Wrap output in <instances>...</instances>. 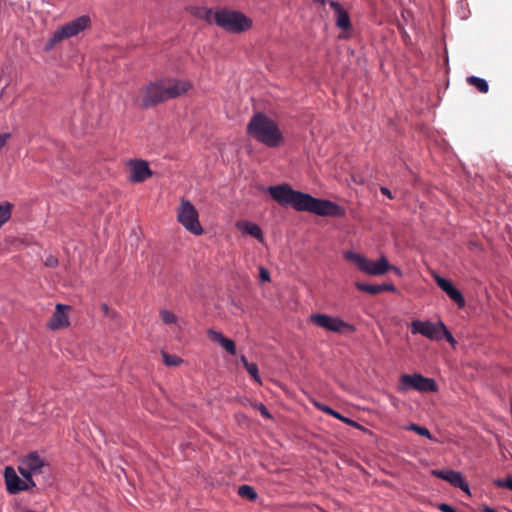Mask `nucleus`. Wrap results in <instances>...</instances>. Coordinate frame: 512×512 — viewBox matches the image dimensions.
<instances>
[{
	"instance_id": "nucleus-20",
	"label": "nucleus",
	"mask_w": 512,
	"mask_h": 512,
	"mask_svg": "<svg viewBox=\"0 0 512 512\" xmlns=\"http://www.w3.org/2000/svg\"><path fill=\"white\" fill-rule=\"evenodd\" d=\"M467 83L475 87L480 93H487L489 91V85L483 78L477 76H469L466 79Z\"/></svg>"
},
{
	"instance_id": "nucleus-19",
	"label": "nucleus",
	"mask_w": 512,
	"mask_h": 512,
	"mask_svg": "<svg viewBox=\"0 0 512 512\" xmlns=\"http://www.w3.org/2000/svg\"><path fill=\"white\" fill-rule=\"evenodd\" d=\"M236 227L242 233L248 234V235L256 238L260 242L264 241L263 232L257 224L252 223L250 221L242 220V221H238L236 223Z\"/></svg>"
},
{
	"instance_id": "nucleus-42",
	"label": "nucleus",
	"mask_w": 512,
	"mask_h": 512,
	"mask_svg": "<svg viewBox=\"0 0 512 512\" xmlns=\"http://www.w3.org/2000/svg\"><path fill=\"white\" fill-rule=\"evenodd\" d=\"M389 270H392L398 276H401V274H402L401 270L398 267H395V266H391L390 265Z\"/></svg>"
},
{
	"instance_id": "nucleus-25",
	"label": "nucleus",
	"mask_w": 512,
	"mask_h": 512,
	"mask_svg": "<svg viewBox=\"0 0 512 512\" xmlns=\"http://www.w3.org/2000/svg\"><path fill=\"white\" fill-rule=\"evenodd\" d=\"M407 430L413 431V432L417 433L418 435L426 437V438H428L430 440L434 439L432 434L430 433V431L426 427L419 426L417 424L412 423V424H410L407 427Z\"/></svg>"
},
{
	"instance_id": "nucleus-36",
	"label": "nucleus",
	"mask_w": 512,
	"mask_h": 512,
	"mask_svg": "<svg viewBox=\"0 0 512 512\" xmlns=\"http://www.w3.org/2000/svg\"><path fill=\"white\" fill-rule=\"evenodd\" d=\"M24 479L25 480H23L24 481L23 485L27 486V490H30L31 488L36 486V483L33 480V476H29L28 478H24Z\"/></svg>"
},
{
	"instance_id": "nucleus-14",
	"label": "nucleus",
	"mask_w": 512,
	"mask_h": 512,
	"mask_svg": "<svg viewBox=\"0 0 512 512\" xmlns=\"http://www.w3.org/2000/svg\"><path fill=\"white\" fill-rule=\"evenodd\" d=\"M434 279L437 283V285L460 307H464L465 305V299L462 295V293L454 287V285L447 279L435 275Z\"/></svg>"
},
{
	"instance_id": "nucleus-4",
	"label": "nucleus",
	"mask_w": 512,
	"mask_h": 512,
	"mask_svg": "<svg viewBox=\"0 0 512 512\" xmlns=\"http://www.w3.org/2000/svg\"><path fill=\"white\" fill-rule=\"evenodd\" d=\"M214 22L230 33H241L251 28L252 20L243 13L221 9L214 13Z\"/></svg>"
},
{
	"instance_id": "nucleus-33",
	"label": "nucleus",
	"mask_w": 512,
	"mask_h": 512,
	"mask_svg": "<svg viewBox=\"0 0 512 512\" xmlns=\"http://www.w3.org/2000/svg\"><path fill=\"white\" fill-rule=\"evenodd\" d=\"M257 409L259 410V412L261 413V415L266 418V419H271L272 416L270 414V412L268 411V409L266 408L265 405H263L262 403L258 404L257 405Z\"/></svg>"
},
{
	"instance_id": "nucleus-9",
	"label": "nucleus",
	"mask_w": 512,
	"mask_h": 512,
	"mask_svg": "<svg viewBox=\"0 0 512 512\" xmlns=\"http://www.w3.org/2000/svg\"><path fill=\"white\" fill-rule=\"evenodd\" d=\"M310 321L320 328L340 334L353 333L356 330L354 325L349 324L338 317H333L327 314H312L310 316Z\"/></svg>"
},
{
	"instance_id": "nucleus-18",
	"label": "nucleus",
	"mask_w": 512,
	"mask_h": 512,
	"mask_svg": "<svg viewBox=\"0 0 512 512\" xmlns=\"http://www.w3.org/2000/svg\"><path fill=\"white\" fill-rule=\"evenodd\" d=\"M207 334L212 341L219 343L229 354H236V345L233 340L226 338L222 333L213 329H209Z\"/></svg>"
},
{
	"instance_id": "nucleus-27",
	"label": "nucleus",
	"mask_w": 512,
	"mask_h": 512,
	"mask_svg": "<svg viewBox=\"0 0 512 512\" xmlns=\"http://www.w3.org/2000/svg\"><path fill=\"white\" fill-rule=\"evenodd\" d=\"M162 357H163V361L164 363L167 365V366H177L181 363V359L174 356V355H170L166 352H163L162 353Z\"/></svg>"
},
{
	"instance_id": "nucleus-7",
	"label": "nucleus",
	"mask_w": 512,
	"mask_h": 512,
	"mask_svg": "<svg viewBox=\"0 0 512 512\" xmlns=\"http://www.w3.org/2000/svg\"><path fill=\"white\" fill-rule=\"evenodd\" d=\"M177 220L193 235L203 234V228L199 222V214L195 206L186 199H181L177 210Z\"/></svg>"
},
{
	"instance_id": "nucleus-26",
	"label": "nucleus",
	"mask_w": 512,
	"mask_h": 512,
	"mask_svg": "<svg viewBox=\"0 0 512 512\" xmlns=\"http://www.w3.org/2000/svg\"><path fill=\"white\" fill-rule=\"evenodd\" d=\"M249 375L254 379L255 382L261 384V378L259 376L258 366L256 363H251L249 366L245 368Z\"/></svg>"
},
{
	"instance_id": "nucleus-23",
	"label": "nucleus",
	"mask_w": 512,
	"mask_h": 512,
	"mask_svg": "<svg viewBox=\"0 0 512 512\" xmlns=\"http://www.w3.org/2000/svg\"><path fill=\"white\" fill-rule=\"evenodd\" d=\"M238 494L241 497L247 498L249 500H255L257 498V493L255 489L249 485H241L238 488Z\"/></svg>"
},
{
	"instance_id": "nucleus-16",
	"label": "nucleus",
	"mask_w": 512,
	"mask_h": 512,
	"mask_svg": "<svg viewBox=\"0 0 512 512\" xmlns=\"http://www.w3.org/2000/svg\"><path fill=\"white\" fill-rule=\"evenodd\" d=\"M69 308L70 307L67 305L57 304L55 311L48 322V326L53 330L67 327L69 325L67 313Z\"/></svg>"
},
{
	"instance_id": "nucleus-34",
	"label": "nucleus",
	"mask_w": 512,
	"mask_h": 512,
	"mask_svg": "<svg viewBox=\"0 0 512 512\" xmlns=\"http://www.w3.org/2000/svg\"><path fill=\"white\" fill-rule=\"evenodd\" d=\"M45 265L50 268H54L58 265V259L52 255L48 256L45 260Z\"/></svg>"
},
{
	"instance_id": "nucleus-35",
	"label": "nucleus",
	"mask_w": 512,
	"mask_h": 512,
	"mask_svg": "<svg viewBox=\"0 0 512 512\" xmlns=\"http://www.w3.org/2000/svg\"><path fill=\"white\" fill-rule=\"evenodd\" d=\"M337 419L353 427L359 426L354 420L349 419L341 414H339V417Z\"/></svg>"
},
{
	"instance_id": "nucleus-6",
	"label": "nucleus",
	"mask_w": 512,
	"mask_h": 512,
	"mask_svg": "<svg viewBox=\"0 0 512 512\" xmlns=\"http://www.w3.org/2000/svg\"><path fill=\"white\" fill-rule=\"evenodd\" d=\"M344 258L347 261L353 262L362 272L373 276L383 275L390 268V264L385 256L374 262L356 252L346 251Z\"/></svg>"
},
{
	"instance_id": "nucleus-21",
	"label": "nucleus",
	"mask_w": 512,
	"mask_h": 512,
	"mask_svg": "<svg viewBox=\"0 0 512 512\" xmlns=\"http://www.w3.org/2000/svg\"><path fill=\"white\" fill-rule=\"evenodd\" d=\"M13 205L9 202L0 204V227L4 225L11 217Z\"/></svg>"
},
{
	"instance_id": "nucleus-22",
	"label": "nucleus",
	"mask_w": 512,
	"mask_h": 512,
	"mask_svg": "<svg viewBox=\"0 0 512 512\" xmlns=\"http://www.w3.org/2000/svg\"><path fill=\"white\" fill-rule=\"evenodd\" d=\"M355 286L359 291L366 292L371 295H377V294L381 293V289L379 288V285L365 284V283L357 282L355 284Z\"/></svg>"
},
{
	"instance_id": "nucleus-1",
	"label": "nucleus",
	"mask_w": 512,
	"mask_h": 512,
	"mask_svg": "<svg viewBox=\"0 0 512 512\" xmlns=\"http://www.w3.org/2000/svg\"><path fill=\"white\" fill-rule=\"evenodd\" d=\"M268 193L282 206H291L297 211H305L324 217H343L345 208L330 200L318 199L310 194L293 190L288 184L270 186Z\"/></svg>"
},
{
	"instance_id": "nucleus-12",
	"label": "nucleus",
	"mask_w": 512,
	"mask_h": 512,
	"mask_svg": "<svg viewBox=\"0 0 512 512\" xmlns=\"http://www.w3.org/2000/svg\"><path fill=\"white\" fill-rule=\"evenodd\" d=\"M129 166V180L133 183H141L152 176V171L145 160H132Z\"/></svg>"
},
{
	"instance_id": "nucleus-3",
	"label": "nucleus",
	"mask_w": 512,
	"mask_h": 512,
	"mask_svg": "<svg viewBox=\"0 0 512 512\" xmlns=\"http://www.w3.org/2000/svg\"><path fill=\"white\" fill-rule=\"evenodd\" d=\"M248 134L267 147H278L283 142V135L277 123L263 113H256L247 125Z\"/></svg>"
},
{
	"instance_id": "nucleus-37",
	"label": "nucleus",
	"mask_w": 512,
	"mask_h": 512,
	"mask_svg": "<svg viewBox=\"0 0 512 512\" xmlns=\"http://www.w3.org/2000/svg\"><path fill=\"white\" fill-rule=\"evenodd\" d=\"M439 509L442 511V512H457L456 509L452 506H450L449 504H446V503H442L439 505Z\"/></svg>"
},
{
	"instance_id": "nucleus-28",
	"label": "nucleus",
	"mask_w": 512,
	"mask_h": 512,
	"mask_svg": "<svg viewBox=\"0 0 512 512\" xmlns=\"http://www.w3.org/2000/svg\"><path fill=\"white\" fill-rule=\"evenodd\" d=\"M314 405L318 410H320L328 415H331L336 419L339 417V414H340L339 412L333 410L332 408H330L329 406H327L325 404L315 402Z\"/></svg>"
},
{
	"instance_id": "nucleus-8",
	"label": "nucleus",
	"mask_w": 512,
	"mask_h": 512,
	"mask_svg": "<svg viewBox=\"0 0 512 512\" xmlns=\"http://www.w3.org/2000/svg\"><path fill=\"white\" fill-rule=\"evenodd\" d=\"M411 389L421 393L435 392L437 391V384L433 379L424 377L419 373L402 374L399 377L397 390L400 393H405Z\"/></svg>"
},
{
	"instance_id": "nucleus-29",
	"label": "nucleus",
	"mask_w": 512,
	"mask_h": 512,
	"mask_svg": "<svg viewBox=\"0 0 512 512\" xmlns=\"http://www.w3.org/2000/svg\"><path fill=\"white\" fill-rule=\"evenodd\" d=\"M160 316H161V320L165 324H173L177 320L175 314L168 310H161Z\"/></svg>"
},
{
	"instance_id": "nucleus-2",
	"label": "nucleus",
	"mask_w": 512,
	"mask_h": 512,
	"mask_svg": "<svg viewBox=\"0 0 512 512\" xmlns=\"http://www.w3.org/2000/svg\"><path fill=\"white\" fill-rule=\"evenodd\" d=\"M191 88V83L185 80L176 78L156 79L139 89L134 102L140 108L147 109L170 99L180 97Z\"/></svg>"
},
{
	"instance_id": "nucleus-32",
	"label": "nucleus",
	"mask_w": 512,
	"mask_h": 512,
	"mask_svg": "<svg viewBox=\"0 0 512 512\" xmlns=\"http://www.w3.org/2000/svg\"><path fill=\"white\" fill-rule=\"evenodd\" d=\"M259 275H260V279L262 282H269L270 281V273L269 271L264 268V267H260L259 268Z\"/></svg>"
},
{
	"instance_id": "nucleus-38",
	"label": "nucleus",
	"mask_w": 512,
	"mask_h": 512,
	"mask_svg": "<svg viewBox=\"0 0 512 512\" xmlns=\"http://www.w3.org/2000/svg\"><path fill=\"white\" fill-rule=\"evenodd\" d=\"M381 289V293L384 291H395V286L393 284H381L379 285Z\"/></svg>"
},
{
	"instance_id": "nucleus-40",
	"label": "nucleus",
	"mask_w": 512,
	"mask_h": 512,
	"mask_svg": "<svg viewBox=\"0 0 512 512\" xmlns=\"http://www.w3.org/2000/svg\"><path fill=\"white\" fill-rule=\"evenodd\" d=\"M101 310L103 311V313H104L105 315H107V316L109 315L110 308L108 307V305H107V304L103 303V304L101 305Z\"/></svg>"
},
{
	"instance_id": "nucleus-39",
	"label": "nucleus",
	"mask_w": 512,
	"mask_h": 512,
	"mask_svg": "<svg viewBox=\"0 0 512 512\" xmlns=\"http://www.w3.org/2000/svg\"><path fill=\"white\" fill-rule=\"evenodd\" d=\"M380 191H381V193H382L383 195H385V196L389 197L390 199H392V198H393V196H392V194H391V191H390L388 188H386V187H381Z\"/></svg>"
},
{
	"instance_id": "nucleus-10",
	"label": "nucleus",
	"mask_w": 512,
	"mask_h": 512,
	"mask_svg": "<svg viewBox=\"0 0 512 512\" xmlns=\"http://www.w3.org/2000/svg\"><path fill=\"white\" fill-rule=\"evenodd\" d=\"M91 25V19L88 15H82L56 30V39L65 40L77 36Z\"/></svg>"
},
{
	"instance_id": "nucleus-30",
	"label": "nucleus",
	"mask_w": 512,
	"mask_h": 512,
	"mask_svg": "<svg viewBox=\"0 0 512 512\" xmlns=\"http://www.w3.org/2000/svg\"><path fill=\"white\" fill-rule=\"evenodd\" d=\"M495 483L498 487H505L512 491V477H507L503 480H497Z\"/></svg>"
},
{
	"instance_id": "nucleus-11",
	"label": "nucleus",
	"mask_w": 512,
	"mask_h": 512,
	"mask_svg": "<svg viewBox=\"0 0 512 512\" xmlns=\"http://www.w3.org/2000/svg\"><path fill=\"white\" fill-rule=\"evenodd\" d=\"M45 465L44 460L37 453H30L20 461L18 471L23 478H28L41 473Z\"/></svg>"
},
{
	"instance_id": "nucleus-5",
	"label": "nucleus",
	"mask_w": 512,
	"mask_h": 512,
	"mask_svg": "<svg viewBox=\"0 0 512 512\" xmlns=\"http://www.w3.org/2000/svg\"><path fill=\"white\" fill-rule=\"evenodd\" d=\"M410 330L412 334H421L430 340L439 341L445 338L452 346L456 344L455 338L442 321L432 323L414 320L410 324Z\"/></svg>"
},
{
	"instance_id": "nucleus-41",
	"label": "nucleus",
	"mask_w": 512,
	"mask_h": 512,
	"mask_svg": "<svg viewBox=\"0 0 512 512\" xmlns=\"http://www.w3.org/2000/svg\"><path fill=\"white\" fill-rule=\"evenodd\" d=\"M240 361L243 364L244 368H246L247 366H249L251 364L244 355H242L240 357Z\"/></svg>"
},
{
	"instance_id": "nucleus-15",
	"label": "nucleus",
	"mask_w": 512,
	"mask_h": 512,
	"mask_svg": "<svg viewBox=\"0 0 512 512\" xmlns=\"http://www.w3.org/2000/svg\"><path fill=\"white\" fill-rule=\"evenodd\" d=\"M4 478L7 491L10 494H17L21 491H27V486L23 485L24 481L18 477L12 467L8 466L5 468Z\"/></svg>"
},
{
	"instance_id": "nucleus-17",
	"label": "nucleus",
	"mask_w": 512,
	"mask_h": 512,
	"mask_svg": "<svg viewBox=\"0 0 512 512\" xmlns=\"http://www.w3.org/2000/svg\"><path fill=\"white\" fill-rule=\"evenodd\" d=\"M328 4L335 12L337 27L342 30H349L351 28V21L348 12L340 3L334 0H329Z\"/></svg>"
},
{
	"instance_id": "nucleus-31",
	"label": "nucleus",
	"mask_w": 512,
	"mask_h": 512,
	"mask_svg": "<svg viewBox=\"0 0 512 512\" xmlns=\"http://www.w3.org/2000/svg\"><path fill=\"white\" fill-rule=\"evenodd\" d=\"M62 40L56 39V31L53 33L52 37L49 39V41L45 45V50L49 51L51 50L57 43L61 42Z\"/></svg>"
},
{
	"instance_id": "nucleus-13",
	"label": "nucleus",
	"mask_w": 512,
	"mask_h": 512,
	"mask_svg": "<svg viewBox=\"0 0 512 512\" xmlns=\"http://www.w3.org/2000/svg\"><path fill=\"white\" fill-rule=\"evenodd\" d=\"M432 474L442 480L449 482L452 486L469 492V486L463 479L461 473L454 470H433Z\"/></svg>"
},
{
	"instance_id": "nucleus-24",
	"label": "nucleus",
	"mask_w": 512,
	"mask_h": 512,
	"mask_svg": "<svg viewBox=\"0 0 512 512\" xmlns=\"http://www.w3.org/2000/svg\"><path fill=\"white\" fill-rule=\"evenodd\" d=\"M194 15L200 19L207 21L208 23H211L212 21H214V14L211 9L196 8Z\"/></svg>"
}]
</instances>
